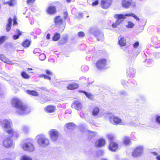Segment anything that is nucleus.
I'll use <instances>...</instances> for the list:
<instances>
[{"label": "nucleus", "instance_id": "obj_23", "mask_svg": "<svg viewBox=\"0 0 160 160\" xmlns=\"http://www.w3.org/2000/svg\"><path fill=\"white\" fill-rule=\"evenodd\" d=\"M55 23L56 25H61L63 21L60 16H58L54 18Z\"/></svg>", "mask_w": 160, "mask_h": 160}, {"label": "nucleus", "instance_id": "obj_37", "mask_svg": "<svg viewBox=\"0 0 160 160\" xmlns=\"http://www.w3.org/2000/svg\"><path fill=\"white\" fill-rule=\"evenodd\" d=\"M60 38V34L58 33H56L53 38V40L54 41H57Z\"/></svg>", "mask_w": 160, "mask_h": 160}, {"label": "nucleus", "instance_id": "obj_56", "mask_svg": "<svg viewBox=\"0 0 160 160\" xmlns=\"http://www.w3.org/2000/svg\"><path fill=\"white\" fill-rule=\"evenodd\" d=\"M13 25H15L17 23L16 21V18L15 17H14V18H13Z\"/></svg>", "mask_w": 160, "mask_h": 160}, {"label": "nucleus", "instance_id": "obj_51", "mask_svg": "<svg viewBox=\"0 0 160 160\" xmlns=\"http://www.w3.org/2000/svg\"><path fill=\"white\" fill-rule=\"evenodd\" d=\"M139 45V42H136L133 44V47L134 48H137Z\"/></svg>", "mask_w": 160, "mask_h": 160}, {"label": "nucleus", "instance_id": "obj_52", "mask_svg": "<svg viewBox=\"0 0 160 160\" xmlns=\"http://www.w3.org/2000/svg\"><path fill=\"white\" fill-rule=\"evenodd\" d=\"M98 1L97 0H96L95 2H92V6H95L98 5Z\"/></svg>", "mask_w": 160, "mask_h": 160}, {"label": "nucleus", "instance_id": "obj_55", "mask_svg": "<svg viewBox=\"0 0 160 160\" xmlns=\"http://www.w3.org/2000/svg\"><path fill=\"white\" fill-rule=\"evenodd\" d=\"M132 17H133L136 20L139 21V18L137 16L133 14Z\"/></svg>", "mask_w": 160, "mask_h": 160}, {"label": "nucleus", "instance_id": "obj_58", "mask_svg": "<svg viewBox=\"0 0 160 160\" xmlns=\"http://www.w3.org/2000/svg\"><path fill=\"white\" fill-rule=\"evenodd\" d=\"M34 1H32V0H28L27 1V3L28 4H30L31 3H32Z\"/></svg>", "mask_w": 160, "mask_h": 160}, {"label": "nucleus", "instance_id": "obj_50", "mask_svg": "<svg viewBox=\"0 0 160 160\" xmlns=\"http://www.w3.org/2000/svg\"><path fill=\"white\" fill-rule=\"evenodd\" d=\"M133 14V13H132L130 12L129 13L125 14H124L125 17L126 18L127 17H131V16L132 17Z\"/></svg>", "mask_w": 160, "mask_h": 160}, {"label": "nucleus", "instance_id": "obj_11", "mask_svg": "<svg viewBox=\"0 0 160 160\" xmlns=\"http://www.w3.org/2000/svg\"><path fill=\"white\" fill-rule=\"evenodd\" d=\"M6 132L11 137H13L14 139H17L19 136V134L18 132L12 128L7 130Z\"/></svg>", "mask_w": 160, "mask_h": 160}, {"label": "nucleus", "instance_id": "obj_1", "mask_svg": "<svg viewBox=\"0 0 160 160\" xmlns=\"http://www.w3.org/2000/svg\"><path fill=\"white\" fill-rule=\"evenodd\" d=\"M11 103L12 106L17 109L16 112L19 115H24L30 112L29 108L22 103L18 98H13L12 100Z\"/></svg>", "mask_w": 160, "mask_h": 160}, {"label": "nucleus", "instance_id": "obj_18", "mask_svg": "<svg viewBox=\"0 0 160 160\" xmlns=\"http://www.w3.org/2000/svg\"><path fill=\"white\" fill-rule=\"evenodd\" d=\"M111 0H102L101 6L102 8L104 9L107 8L110 5Z\"/></svg>", "mask_w": 160, "mask_h": 160}, {"label": "nucleus", "instance_id": "obj_3", "mask_svg": "<svg viewBox=\"0 0 160 160\" xmlns=\"http://www.w3.org/2000/svg\"><path fill=\"white\" fill-rule=\"evenodd\" d=\"M114 17L116 20V22L113 23L112 25V27L113 28L117 27L126 18L123 14H115L114 15Z\"/></svg>", "mask_w": 160, "mask_h": 160}, {"label": "nucleus", "instance_id": "obj_27", "mask_svg": "<svg viewBox=\"0 0 160 160\" xmlns=\"http://www.w3.org/2000/svg\"><path fill=\"white\" fill-rule=\"evenodd\" d=\"M12 22V19L10 18L8 19V23L6 26V30L8 32L10 30Z\"/></svg>", "mask_w": 160, "mask_h": 160}, {"label": "nucleus", "instance_id": "obj_60", "mask_svg": "<svg viewBox=\"0 0 160 160\" xmlns=\"http://www.w3.org/2000/svg\"><path fill=\"white\" fill-rule=\"evenodd\" d=\"M50 34L49 33H48L46 36V38L48 39H49L50 38Z\"/></svg>", "mask_w": 160, "mask_h": 160}, {"label": "nucleus", "instance_id": "obj_17", "mask_svg": "<svg viewBox=\"0 0 160 160\" xmlns=\"http://www.w3.org/2000/svg\"><path fill=\"white\" fill-rule=\"evenodd\" d=\"M105 143L106 141L105 139L100 138L97 140L95 144L97 147H102L104 146Z\"/></svg>", "mask_w": 160, "mask_h": 160}, {"label": "nucleus", "instance_id": "obj_45", "mask_svg": "<svg viewBox=\"0 0 160 160\" xmlns=\"http://www.w3.org/2000/svg\"><path fill=\"white\" fill-rule=\"evenodd\" d=\"M88 133H89V135L92 137L95 136L97 134L96 132H92L90 131H88Z\"/></svg>", "mask_w": 160, "mask_h": 160}, {"label": "nucleus", "instance_id": "obj_64", "mask_svg": "<svg viewBox=\"0 0 160 160\" xmlns=\"http://www.w3.org/2000/svg\"><path fill=\"white\" fill-rule=\"evenodd\" d=\"M100 152H101V153H103V151H102V150H100L99 151Z\"/></svg>", "mask_w": 160, "mask_h": 160}, {"label": "nucleus", "instance_id": "obj_39", "mask_svg": "<svg viewBox=\"0 0 160 160\" xmlns=\"http://www.w3.org/2000/svg\"><path fill=\"white\" fill-rule=\"evenodd\" d=\"M21 76L23 78L25 79H28L30 77L29 75L24 72H22Z\"/></svg>", "mask_w": 160, "mask_h": 160}, {"label": "nucleus", "instance_id": "obj_20", "mask_svg": "<svg viewBox=\"0 0 160 160\" xmlns=\"http://www.w3.org/2000/svg\"><path fill=\"white\" fill-rule=\"evenodd\" d=\"M126 38L123 37L120 39L118 38V43L121 46H124L126 45Z\"/></svg>", "mask_w": 160, "mask_h": 160}, {"label": "nucleus", "instance_id": "obj_29", "mask_svg": "<svg viewBox=\"0 0 160 160\" xmlns=\"http://www.w3.org/2000/svg\"><path fill=\"white\" fill-rule=\"evenodd\" d=\"M31 43V41L28 39L24 41L22 43V46L25 48H28L29 47Z\"/></svg>", "mask_w": 160, "mask_h": 160}, {"label": "nucleus", "instance_id": "obj_59", "mask_svg": "<svg viewBox=\"0 0 160 160\" xmlns=\"http://www.w3.org/2000/svg\"><path fill=\"white\" fill-rule=\"evenodd\" d=\"M2 160H15L14 159H11L10 158H3Z\"/></svg>", "mask_w": 160, "mask_h": 160}, {"label": "nucleus", "instance_id": "obj_15", "mask_svg": "<svg viewBox=\"0 0 160 160\" xmlns=\"http://www.w3.org/2000/svg\"><path fill=\"white\" fill-rule=\"evenodd\" d=\"M0 60L3 62L8 64L13 65L14 63L12 62V61H10L9 59L3 54H0Z\"/></svg>", "mask_w": 160, "mask_h": 160}, {"label": "nucleus", "instance_id": "obj_28", "mask_svg": "<svg viewBox=\"0 0 160 160\" xmlns=\"http://www.w3.org/2000/svg\"><path fill=\"white\" fill-rule=\"evenodd\" d=\"M131 139L128 136H125L123 138V142L124 144L125 145H128L131 142Z\"/></svg>", "mask_w": 160, "mask_h": 160}, {"label": "nucleus", "instance_id": "obj_54", "mask_svg": "<svg viewBox=\"0 0 160 160\" xmlns=\"http://www.w3.org/2000/svg\"><path fill=\"white\" fill-rule=\"evenodd\" d=\"M46 73L48 75H52L53 74L50 71L47 70L46 71Z\"/></svg>", "mask_w": 160, "mask_h": 160}, {"label": "nucleus", "instance_id": "obj_53", "mask_svg": "<svg viewBox=\"0 0 160 160\" xmlns=\"http://www.w3.org/2000/svg\"><path fill=\"white\" fill-rule=\"evenodd\" d=\"M40 50L39 49L36 48L34 50L33 52L34 54H36L37 53H39Z\"/></svg>", "mask_w": 160, "mask_h": 160}, {"label": "nucleus", "instance_id": "obj_34", "mask_svg": "<svg viewBox=\"0 0 160 160\" xmlns=\"http://www.w3.org/2000/svg\"><path fill=\"white\" fill-rule=\"evenodd\" d=\"M134 26V24L132 22L128 21L127 24L126 25V27L127 28H132Z\"/></svg>", "mask_w": 160, "mask_h": 160}, {"label": "nucleus", "instance_id": "obj_40", "mask_svg": "<svg viewBox=\"0 0 160 160\" xmlns=\"http://www.w3.org/2000/svg\"><path fill=\"white\" fill-rule=\"evenodd\" d=\"M16 2L15 0H10L7 2V3L8 4L9 6H12L15 4Z\"/></svg>", "mask_w": 160, "mask_h": 160}, {"label": "nucleus", "instance_id": "obj_33", "mask_svg": "<svg viewBox=\"0 0 160 160\" xmlns=\"http://www.w3.org/2000/svg\"><path fill=\"white\" fill-rule=\"evenodd\" d=\"M16 32L17 35H15L13 36V39L14 40H16L18 39L19 38V36L22 34V32L18 29L16 30Z\"/></svg>", "mask_w": 160, "mask_h": 160}, {"label": "nucleus", "instance_id": "obj_19", "mask_svg": "<svg viewBox=\"0 0 160 160\" xmlns=\"http://www.w3.org/2000/svg\"><path fill=\"white\" fill-rule=\"evenodd\" d=\"M132 0H122V7L128 8L131 5Z\"/></svg>", "mask_w": 160, "mask_h": 160}, {"label": "nucleus", "instance_id": "obj_14", "mask_svg": "<svg viewBox=\"0 0 160 160\" xmlns=\"http://www.w3.org/2000/svg\"><path fill=\"white\" fill-rule=\"evenodd\" d=\"M111 122L114 124H120L121 125H124L125 123L122 122L121 119L117 117H113L111 118L110 120Z\"/></svg>", "mask_w": 160, "mask_h": 160}, {"label": "nucleus", "instance_id": "obj_42", "mask_svg": "<svg viewBox=\"0 0 160 160\" xmlns=\"http://www.w3.org/2000/svg\"><path fill=\"white\" fill-rule=\"evenodd\" d=\"M39 77L40 78H43L44 79H48L49 80H50L51 79V78L46 75H40L39 76Z\"/></svg>", "mask_w": 160, "mask_h": 160}, {"label": "nucleus", "instance_id": "obj_21", "mask_svg": "<svg viewBox=\"0 0 160 160\" xmlns=\"http://www.w3.org/2000/svg\"><path fill=\"white\" fill-rule=\"evenodd\" d=\"M100 111V110L99 107H95L93 108L92 111V115L94 116H96L98 115L99 112Z\"/></svg>", "mask_w": 160, "mask_h": 160}, {"label": "nucleus", "instance_id": "obj_5", "mask_svg": "<svg viewBox=\"0 0 160 160\" xmlns=\"http://www.w3.org/2000/svg\"><path fill=\"white\" fill-rule=\"evenodd\" d=\"M143 151V146L142 145H138L134 148L132 152V155L134 158L140 157L142 154Z\"/></svg>", "mask_w": 160, "mask_h": 160}, {"label": "nucleus", "instance_id": "obj_62", "mask_svg": "<svg viewBox=\"0 0 160 160\" xmlns=\"http://www.w3.org/2000/svg\"><path fill=\"white\" fill-rule=\"evenodd\" d=\"M64 14L65 16L64 17V18L65 19H66V18H67V17L68 16V14L67 13H65Z\"/></svg>", "mask_w": 160, "mask_h": 160}, {"label": "nucleus", "instance_id": "obj_47", "mask_svg": "<svg viewBox=\"0 0 160 160\" xmlns=\"http://www.w3.org/2000/svg\"><path fill=\"white\" fill-rule=\"evenodd\" d=\"M88 67L87 66H82L81 67V69L83 72L88 71Z\"/></svg>", "mask_w": 160, "mask_h": 160}, {"label": "nucleus", "instance_id": "obj_13", "mask_svg": "<svg viewBox=\"0 0 160 160\" xmlns=\"http://www.w3.org/2000/svg\"><path fill=\"white\" fill-rule=\"evenodd\" d=\"M135 70L132 67H129L127 69V75L130 78H133L135 76Z\"/></svg>", "mask_w": 160, "mask_h": 160}, {"label": "nucleus", "instance_id": "obj_6", "mask_svg": "<svg viewBox=\"0 0 160 160\" xmlns=\"http://www.w3.org/2000/svg\"><path fill=\"white\" fill-rule=\"evenodd\" d=\"M107 60L105 58H101L96 62V66L97 69L102 70L106 68Z\"/></svg>", "mask_w": 160, "mask_h": 160}, {"label": "nucleus", "instance_id": "obj_10", "mask_svg": "<svg viewBox=\"0 0 160 160\" xmlns=\"http://www.w3.org/2000/svg\"><path fill=\"white\" fill-rule=\"evenodd\" d=\"M3 146L7 148L14 147V145L11 138H8L5 139L2 142Z\"/></svg>", "mask_w": 160, "mask_h": 160}, {"label": "nucleus", "instance_id": "obj_44", "mask_svg": "<svg viewBox=\"0 0 160 160\" xmlns=\"http://www.w3.org/2000/svg\"><path fill=\"white\" fill-rule=\"evenodd\" d=\"M151 153L152 155L156 156V158L157 160H160V155H158L155 152H152Z\"/></svg>", "mask_w": 160, "mask_h": 160}, {"label": "nucleus", "instance_id": "obj_16", "mask_svg": "<svg viewBox=\"0 0 160 160\" xmlns=\"http://www.w3.org/2000/svg\"><path fill=\"white\" fill-rule=\"evenodd\" d=\"M72 106L75 109L79 110L82 108L83 106L81 102L78 101H75L72 104Z\"/></svg>", "mask_w": 160, "mask_h": 160}, {"label": "nucleus", "instance_id": "obj_7", "mask_svg": "<svg viewBox=\"0 0 160 160\" xmlns=\"http://www.w3.org/2000/svg\"><path fill=\"white\" fill-rule=\"evenodd\" d=\"M22 148L24 151L32 152L34 150V147L30 142H24L21 145Z\"/></svg>", "mask_w": 160, "mask_h": 160}, {"label": "nucleus", "instance_id": "obj_2", "mask_svg": "<svg viewBox=\"0 0 160 160\" xmlns=\"http://www.w3.org/2000/svg\"><path fill=\"white\" fill-rule=\"evenodd\" d=\"M38 144L42 147H46L50 144V140L45 136L43 134L38 135L35 138Z\"/></svg>", "mask_w": 160, "mask_h": 160}, {"label": "nucleus", "instance_id": "obj_31", "mask_svg": "<svg viewBox=\"0 0 160 160\" xmlns=\"http://www.w3.org/2000/svg\"><path fill=\"white\" fill-rule=\"evenodd\" d=\"M27 92L28 94L34 96H38L39 95L37 92L34 90L30 91L28 90L27 91Z\"/></svg>", "mask_w": 160, "mask_h": 160}, {"label": "nucleus", "instance_id": "obj_43", "mask_svg": "<svg viewBox=\"0 0 160 160\" xmlns=\"http://www.w3.org/2000/svg\"><path fill=\"white\" fill-rule=\"evenodd\" d=\"M155 121L157 123L160 125V116L159 115L156 116Z\"/></svg>", "mask_w": 160, "mask_h": 160}, {"label": "nucleus", "instance_id": "obj_22", "mask_svg": "<svg viewBox=\"0 0 160 160\" xmlns=\"http://www.w3.org/2000/svg\"><path fill=\"white\" fill-rule=\"evenodd\" d=\"M47 12L49 14L55 13L56 12V8L54 6H50L48 8Z\"/></svg>", "mask_w": 160, "mask_h": 160}, {"label": "nucleus", "instance_id": "obj_26", "mask_svg": "<svg viewBox=\"0 0 160 160\" xmlns=\"http://www.w3.org/2000/svg\"><path fill=\"white\" fill-rule=\"evenodd\" d=\"M78 85L76 83H73L69 84L67 87V88L69 89L73 90L78 88Z\"/></svg>", "mask_w": 160, "mask_h": 160}, {"label": "nucleus", "instance_id": "obj_41", "mask_svg": "<svg viewBox=\"0 0 160 160\" xmlns=\"http://www.w3.org/2000/svg\"><path fill=\"white\" fill-rule=\"evenodd\" d=\"M6 36H2L0 37V44L2 43L4 41L7 39Z\"/></svg>", "mask_w": 160, "mask_h": 160}, {"label": "nucleus", "instance_id": "obj_61", "mask_svg": "<svg viewBox=\"0 0 160 160\" xmlns=\"http://www.w3.org/2000/svg\"><path fill=\"white\" fill-rule=\"evenodd\" d=\"M147 62L149 63V64H150L152 63V61L151 60H147Z\"/></svg>", "mask_w": 160, "mask_h": 160}, {"label": "nucleus", "instance_id": "obj_9", "mask_svg": "<svg viewBox=\"0 0 160 160\" xmlns=\"http://www.w3.org/2000/svg\"><path fill=\"white\" fill-rule=\"evenodd\" d=\"M0 125L4 128L11 129L12 123L10 119H5L0 121Z\"/></svg>", "mask_w": 160, "mask_h": 160}, {"label": "nucleus", "instance_id": "obj_57", "mask_svg": "<svg viewBox=\"0 0 160 160\" xmlns=\"http://www.w3.org/2000/svg\"><path fill=\"white\" fill-rule=\"evenodd\" d=\"M121 83L123 85H125V84L127 83V82L126 80H122L121 81Z\"/></svg>", "mask_w": 160, "mask_h": 160}, {"label": "nucleus", "instance_id": "obj_8", "mask_svg": "<svg viewBox=\"0 0 160 160\" xmlns=\"http://www.w3.org/2000/svg\"><path fill=\"white\" fill-rule=\"evenodd\" d=\"M89 32L90 33H93L98 41H102L103 40L104 35L102 32H96L93 28L90 29Z\"/></svg>", "mask_w": 160, "mask_h": 160}, {"label": "nucleus", "instance_id": "obj_38", "mask_svg": "<svg viewBox=\"0 0 160 160\" xmlns=\"http://www.w3.org/2000/svg\"><path fill=\"white\" fill-rule=\"evenodd\" d=\"M158 40V39L156 36H153L151 38V41L154 44H157Z\"/></svg>", "mask_w": 160, "mask_h": 160}, {"label": "nucleus", "instance_id": "obj_49", "mask_svg": "<svg viewBox=\"0 0 160 160\" xmlns=\"http://www.w3.org/2000/svg\"><path fill=\"white\" fill-rule=\"evenodd\" d=\"M78 36L80 37H82L84 36V33L83 32H78Z\"/></svg>", "mask_w": 160, "mask_h": 160}, {"label": "nucleus", "instance_id": "obj_25", "mask_svg": "<svg viewBox=\"0 0 160 160\" xmlns=\"http://www.w3.org/2000/svg\"><path fill=\"white\" fill-rule=\"evenodd\" d=\"M80 92H82L84 93L86 96L89 99L92 100L93 98V97L92 95L90 93H88L85 91L82 90H80L79 91Z\"/></svg>", "mask_w": 160, "mask_h": 160}, {"label": "nucleus", "instance_id": "obj_46", "mask_svg": "<svg viewBox=\"0 0 160 160\" xmlns=\"http://www.w3.org/2000/svg\"><path fill=\"white\" fill-rule=\"evenodd\" d=\"M46 55L44 53L41 54L39 56V58L41 60H44L46 58Z\"/></svg>", "mask_w": 160, "mask_h": 160}, {"label": "nucleus", "instance_id": "obj_48", "mask_svg": "<svg viewBox=\"0 0 160 160\" xmlns=\"http://www.w3.org/2000/svg\"><path fill=\"white\" fill-rule=\"evenodd\" d=\"M155 58L157 59L160 58V52H155L154 53Z\"/></svg>", "mask_w": 160, "mask_h": 160}, {"label": "nucleus", "instance_id": "obj_12", "mask_svg": "<svg viewBox=\"0 0 160 160\" xmlns=\"http://www.w3.org/2000/svg\"><path fill=\"white\" fill-rule=\"evenodd\" d=\"M118 148V144L117 142L110 141L109 145V149L112 151L115 152Z\"/></svg>", "mask_w": 160, "mask_h": 160}, {"label": "nucleus", "instance_id": "obj_24", "mask_svg": "<svg viewBox=\"0 0 160 160\" xmlns=\"http://www.w3.org/2000/svg\"><path fill=\"white\" fill-rule=\"evenodd\" d=\"M46 111L49 113H52L54 112L55 108L54 106L49 105L46 108Z\"/></svg>", "mask_w": 160, "mask_h": 160}, {"label": "nucleus", "instance_id": "obj_35", "mask_svg": "<svg viewBox=\"0 0 160 160\" xmlns=\"http://www.w3.org/2000/svg\"><path fill=\"white\" fill-rule=\"evenodd\" d=\"M20 160H32V159L28 155H23L21 157Z\"/></svg>", "mask_w": 160, "mask_h": 160}, {"label": "nucleus", "instance_id": "obj_30", "mask_svg": "<svg viewBox=\"0 0 160 160\" xmlns=\"http://www.w3.org/2000/svg\"><path fill=\"white\" fill-rule=\"evenodd\" d=\"M75 124L73 123H68L66 124L64 126V128L66 127L69 129H73L75 127Z\"/></svg>", "mask_w": 160, "mask_h": 160}, {"label": "nucleus", "instance_id": "obj_36", "mask_svg": "<svg viewBox=\"0 0 160 160\" xmlns=\"http://www.w3.org/2000/svg\"><path fill=\"white\" fill-rule=\"evenodd\" d=\"M107 138L109 140H113L115 138L114 136L111 133H108L106 135Z\"/></svg>", "mask_w": 160, "mask_h": 160}, {"label": "nucleus", "instance_id": "obj_32", "mask_svg": "<svg viewBox=\"0 0 160 160\" xmlns=\"http://www.w3.org/2000/svg\"><path fill=\"white\" fill-rule=\"evenodd\" d=\"M29 127L28 126L26 125L22 126L21 128V130L25 132H27L29 130Z\"/></svg>", "mask_w": 160, "mask_h": 160}, {"label": "nucleus", "instance_id": "obj_4", "mask_svg": "<svg viewBox=\"0 0 160 160\" xmlns=\"http://www.w3.org/2000/svg\"><path fill=\"white\" fill-rule=\"evenodd\" d=\"M48 134L51 140L53 142L56 141L60 136L59 132L54 129L50 130L48 132Z\"/></svg>", "mask_w": 160, "mask_h": 160}, {"label": "nucleus", "instance_id": "obj_63", "mask_svg": "<svg viewBox=\"0 0 160 160\" xmlns=\"http://www.w3.org/2000/svg\"><path fill=\"white\" fill-rule=\"evenodd\" d=\"M32 70V69L31 68H28V70Z\"/></svg>", "mask_w": 160, "mask_h": 160}]
</instances>
